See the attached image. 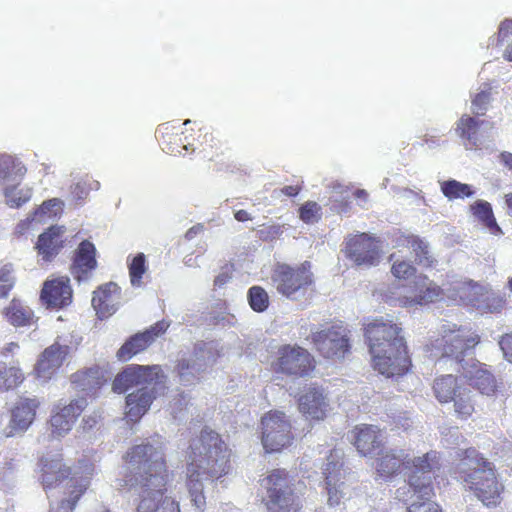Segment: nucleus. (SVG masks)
I'll return each instance as SVG.
<instances>
[{
	"label": "nucleus",
	"mask_w": 512,
	"mask_h": 512,
	"mask_svg": "<svg viewBox=\"0 0 512 512\" xmlns=\"http://www.w3.org/2000/svg\"><path fill=\"white\" fill-rule=\"evenodd\" d=\"M122 489L137 493L136 512H180L179 503L166 495L169 470L163 449L140 444L124 456Z\"/></svg>",
	"instance_id": "f257e3e1"
},
{
	"label": "nucleus",
	"mask_w": 512,
	"mask_h": 512,
	"mask_svg": "<svg viewBox=\"0 0 512 512\" xmlns=\"http://www.w3.org/2000/svg\"><path fill=\"white\" fill-rule=\"evenodd\" d=\"M231 450L213 430L203 429L185 452V483L193 506L203 512L206 497L202 480H218L231 469Z\"/></svg>",
	"instance_id": "f03ea898"
},
{
	"label": "nucleus",
	"mask_w": 512,
	"mask_h": 512,
	"mask_svg": "<svg viewBox=\"0 0 512 512\" xmlns=\"http://www.w3.org/2000/svg\"><path fill=\"white\" fill-rule=\"evenodd\" d=\"M402 329L391 321L374 319L364 327V336L372 357V366L386 377H401L412 367Z\"/></svg>",
	"instance_id": "7ed1b4c3"
},
{
	"label": "nucleus",
	"mask_w": 512,
	"mask_h": 512,
	"mask_svg": "<svg viewBox=\"0 0 512 512\" xmlns=\"http://www.w3.org/2000/svg\"><path fill=\"white\" fill-rule=\"evenodd\" d=\"M421 467L409 479V485H403L395 491V499L407 505V512H443L432 498L435 496L432 475L441 468L439 452H432L416 461Z\"/></svg>",
	"instance_id": "20e7f679"
},
{
	"label": "nucleus",
	"mask_w": 512,
	"mask_h": 512,
	"mask_svg": "<svg viewBox=\"0 0 512 512\" xmlns=\"http://www.w3.org/2000/svg\"><path fill=\"white\" fill-rule=\"evenodd\" d=\"M461 464L471 471H463V482L487 507L501 503L504 486L498 481L492 464L471 447L460 454Z\"/></svg>",
	"instance_id": "39448f33"
},
{
	"label": "nucleus",
	"mask_w": 512,
	"mask_h": 512,
	"mask_svg": "<svg viewBox=\"0 0 512 512\" xmlns=\"http://www.w3.org/2000/svg\"><path fill=\"white\" fill-rule=\"evenodd\" d=\"M479 342L480 336L471 328L454 323L445 324L437 336L432 337L425 345V352L436 360L447 358L460 363Z\"/></svg>",
	"instance_id": "423d86ee"
},
{
	"label": "nucleus",
	"mask_w": 512,
	"mask_h": 512,
	"mask_svg": "<svg viewBox=\"0 0 512 512\" xmlns=\"http://www.w3.org/2000/svg\"><path fill=\"white\" fill-rule=\"evenodd\" d=\"M262 503L267 512H300L303 505L295 492L294 478L284 468L268 472L261 480Z\"/></svg>",
	"instance_id": "0eeeda50"
},
{
	"label": "nucleus",
	"mask_w": 512,
	"mask_h": 512,
	"mask_svg": "<svg viewBox=\"0 0 512 512\" xmlns=\"http://www.w3.org/2000/svg\"><path fill=\"white\" fill-rule=\"evenodd\" d=\"M271 280L280 295L297 300L313 289L312 265L309 261H304L296 266L278 264L273 270Z\"/></svg>",
	"instance_id": "6e6552de"
},
{
	"label": "nucleus",
	"mask_w": 512,
	"mask_h": 512,
	"mask_svg": "<svg viewBox=\"0 0 512 512\" xmlns=\"http://www.w3.org/2000/svg\"><path fill=\"white\" fill-rule=\"evenodd\" d=\"M316 364L315 357L304 347L284 344L278 347L270 369L274 374L304 378L314 372Z\"/></svg>",
	"instance_id": "1a4fd4ad"
},
{
	"label": "nucleus",
	"mask_w": 512,
	"mask_h": 512,
	"mask_svg": "<svg viewBox=\"0 0 512 512\" xmlns=\"http://www.w3.org/2000/svg\"><path fill=\"white\" fill-rule=\"evenodd\" d=\"M310 340L315 350L326 359H344L351 351L350 331L342 323L312 332Z\"/></svg>",
	"instance_id": "9d476101"
},
{
	"label": "nucleus",
	"mask_w": 512,
	"mask_h": 512,
	"mask_svg": "<svg viewBox=\"0 0 512 512\" xmlns=\"http://www.w3.org/2000/svg\"><path fill=\"white\" fill-rule=\"evenodd\" d=\"M262 444L266 452H279L294 439L292 426L285 413L269 411L261 418Z\"/></svg>",
	"instance_id": "9b49d317"
},
{
	"label": "nucleus",
	"mask_w": 512,
	"mask_h": 512,
	"mask_svg": "<svg viewBox=\"0 0 512 512\" xmlns=\"http://www.w3.org/2000/svg\"><path fill=\"white\" fill-rule=\"evenodd\" d=\"M434 452L429 451L422 456L409 459L402 449H388L377 454L375 461V472L378 478L389 481L403 471L407 474L406 484L409 485L410 476L421 467L416 463L420 458H425L428 454Z\"/></svg>",
	"instance_id": "f8f14e48"
},
{
	"label": "nucleus",
	"mask_w": 512,
	"mask_h": 512,
	"mask_svg": "<svg viewBox=\"0 0 512 512\" xmlns=\"http://www.w3.org/2000/svg\"><path fill=\"white\" fill-rule=\"evenodd\" d=\"M342 251L356 266H375L382 255L381 240L365 232L349 235Z\"/></svg>",
	"instance_id": "ddd939ff"
},
{
	"label": "nucleus",
	"mask_w": 512,
	"mask_h": 512,
	"mask_svg": "<svg viewBox=\"0 0 512 512\" xmlns=\"http://www.w3.org/2000/svg\"><path fill=\"white\" fill-rule=\"evenodd\" d=\"M165 380L166 375L160 365L131 364L116 375L112 390L121 394L134 386L163 384Z\"/></svg>",
	"instance_id": "4468645a"
},
{
	"label": "nucleus",
	"mask_w": 512,
	"mask_h": 512,
	"mask_svg": "<svg viewBox=\"0 0 512 512\" xmlns=\"http://www.w3.org/2000/svg\"><path fill=\"white\" fill-rule=\"evenodd\" d=\"M407 292V295H399L394 299L395 305L404 308L424 306L442 299L444 295L443 289L424 274L413 278Z\"/></svg>",
	"instance_id": "2eb2a0df"
},
{
	"label": "nucleus",
	"mask_w": 512,
	"mask_h": 512,
	"mask_svg": "<svg viewBox=\"0 0 512 512\" xmlns=\"http://www.w3.org/2000/svg\"><path fill=\"white\" fill-rule=\"evenodd\" d=\"M87 464L92 463L83 461L80 465L82 470L72 472L71 467L64 462L62 455L42 457L38 464V478L43 489L47 491L60 486L65 480H68L67 482H69L75 473H78V476H85Z\"/></svg>",
	"instance_id": "dca6fc26"
},
{
	"label": "nucleus",
	"mask_w": 512,
	"mask_h": 512,
	"mask_svg": "<svg viewBox=\"0 0 512 512\" xmlns=\"http://www.w3.org/2000/svg\"><path fill=\"white\" fill-rule=\"evenodd\" d=\"M86 406L85 398L73 399L68 404L58 403L54 405L49 420L51 435L55 438L66 435Z\"/></svg>",
	"instance_id": "f3484780"
},
{
	"label": "nucleus",
	"mask_w": 512,
	"mask_h": 512,
	"mask_svg": "<svg viewBox=\"0 0 512 512\" xmlns=\"http://www.w3.org/2000/svg\"><path fill=\"white\" fill-rule=\"evenodd\" d=\"M86 475L78 476L75 473L64 486V497L51 502L49 512H73L80 498L90 486V480L94 474V465H86Z\"/></svg>",
	"instance_id": "a211bd4d"
},
{
	"label": "nucleus",
	"mask_w": 512,
	"mask_h": 512,
	"mask_svg": "<svg viewBox=\"0 0 512 512\" xmlns=\"http://www.w3.org/2000/svg\"><path fill=\"white\" fill-rule=\"evenodd\" d=\"M352 444L363 457L379 454L386 443L385 432L377 425L358 424L351 431Z\"/></svg>",
	"instance_id": "6ab92c4d"
},
{
	"label": "nucleus",
	"mask_w": 512,
	"mask_h": 512,
	"mask_svg": "<svg viewBox=\"0 0 512 512\" xmlns=\"http://www.w3.org/2000/svg\"><path fill=\"white\" fill-rule=\"evenodd\" d=\"M465 285L466 292L464 299L469 306L482 313H497L503 309L505 299L500 293L495 292L488 286L480 285L473 280H469Z\"/></svg>",
	"instance_id": "aec40b11"
},
{
	"label": "nucleus",
	"mask_w": 512,
	"mask_h": 512,
	"mask_svg": "<svg viewBox=\"0 0 512 512\" xmlns=\"http://www.w3.org/2000/svg\"><path fill=\"white\" fill-rule=\"evenodd\" d=\"M323 474L325 480V489L328 495V504L330 506H338L344 497V479L345 471L343 462L337 450L330 452Z\"/></svg>",
	"instance_id": "412c9836"
},
{
	"label": "nucleus",
	"mask_w": 512,
	"mask_h": 512,
	"mask_svg": "<svg viewBox=\"0 0 512 512\" xmlns=\"http://www.w3.org/2000/svg\"><path fill=\"white\" fill-rule=\"evenodd\" d=\"M41 401L37 397L20 396L10 410V422L6 437L26 431L34 422Z\"/></svg>",
	"instance_id": "4be33fe9"
},
{
	"label": "nucleus",
	"mask_w": 512,
	"mask_h": 512,
	"mask_svg": "<svg viewBox=\"0 0 512 512\" xmlns=\"http://www.w3.org/2000/svg\"><path fill=\"white\" fill-rule=\"evenodd\" d=\"M73 290L70 279L67 276H60L48 279L43 283L40 292V301L47 309H62L71 304Z\"/></svg>",
	"instance_id": "5701e85b"
},
{
	"label": "nucleus",
	"mask_w": 512,
	"mask_h": 512,
	"mask_svg": "<svg viewBox=\"0 0 512 512\" xmlns=\"http://www.w3.org/2000/svg\"><path fill=\"white\" fill-rule=\"evenodd\" d=\"M169 324L164 320L158 321L143 332L131 336L117 351V358L126 362L133 356L147 349L160 335L164 334Z\"/></svg>",
	"instance_id": "b1692460"
},
{
	"label": "nucleus",
	"mask_w": 512,
	"mask_h": 512,
	"mask_svg": "<svg viewBox=\"0 0 512 512\" xmlns=\"http://www.w3.org/2000/svg\"><path fill=\"white\" fill-rule=\"evenodd\" d=\"M465 378L470 387L481 395L495 397L501 392L502 383L498 382L494 374L484 363H473L465 373Z\"/></svg>",
	"instance_id": "393cba45"
},
{
	"label": "nucleus",
	"mask_w": 512,
	"mask_h": 512,
	"mask_svg": "<svg viewBox=\"0 0 512 512\" xmlns=\"http://www.w3.org/2000/svg\"><path fill=\"white\" fill-rule=\"evenodd\" d=\"M69 353L70 347L68 345H61L58 342L47 347L36 364L35 372L37 377L45 380L50 379L63 365Z\"/></svg>",
	"instance_id": "a878e982"
},
{
	"label": "nucleus",
	"mask_w": 512,
	"mask_h": 512,
	"mask_svg": "<svg viewBox=\"0 0 512 512\" xmlns=\"http://www.w3.org/2000/svg\"><path fill=\"white\" fill-rule=\"evenodd\" d=\"M97 268L96 248L89 240H83L77 247L71 264V274L78 282L88 280Z\"/></svg>",
	"instance_id": "bb28decb"
},
{
	"label": "nucleus",
	"mask_w": 512,
	"mask_h": 512,
	"mask_svg": "<svg viewBox=\"0 0 512 512\" xmlns=\"http://www.w3.org/2000/svg\"><path fill=\"white\" fill-rule=\"evenodd\" d=\"M121 300V288L114 282L105 283L94 291L92 306L99 318L104 319L116 312Z\"/></svg>",
	"instance_id": "cd10ccee"
},
{
	"label": "nucleus",
	"mask_w": 512,
	"mask_h": 512,
	"mask_svg": "<svg viewBox=\"0 0 512 512\" xmlns=\"http://www.w3.org/2000/svg\"><path fill=\"white\" fill-rule=\"evenodd\" d=\"M299 411L310 420H324L327 415V403L318 387H309L298 399Z\"/></svg>",
	"instance_id": "c85d7f7f"
},
{
	"label": "nucleus",
	"mask_w": 512,
	"mask_h": 512,
	"mask_svg": "<svg viewBox=\"0 0 512 512\" xmlns=\"http://www.w3.org/2000/svg\"><path fill=\"white\" fill-rule=\"evenodd\" d=\"M156 398L154 390L139 388L126 396L125 416L132 422H138L149 410Z\"/></svg>",
	"instance_id": "c756f323"
},
{
	"label": "nucleus",
	"mask_w": 512,
	"mask_h": 512,
	"mask_svg": "<svg viewBox=\"0 0 512 512\" xmlns=\"http://www.w3.org/2000/svg\"><path fill=\"white\" fill-rule=\"evenodd\" d=\"M63 233V227L51 226L39 235L36 249L44 261L49 262L59 254L64 243L62 240Z\"/></svg>",
	"instance_id": "7c9ffc66"
},
{
	"label": "nucleus",
	"mask_w": 512,
	"mask_h": 512,
	"mask_svg": "<svg viewBox=\"0 0 512 512\" xmlns=\"http://www.w3.org/2000/svg\"><path fill=\"white\" fill-rule=\"evenodd\" d=\"M484 124L468 114H463L456 123V134L460 137L466 149L472 150L479 146V129Z\"/></svg>",
	"instance_id": "2f4dec72"
},
{
	"label": "nucleus",
	"mask_w": 512,
	"mask_h": 512,
	"mask_svg": "<svg viewBox=\"0 0 512 512\" xmlns=\"http://www.w3.org/2000/svg\"><path fill=\"white\" fill-rule=\"evenodd\" d=\"M464 386L457 376L448 374L435 378L433 391L436 399L445 404L451 403Z\"/></svg>",
	"instance_id": "473e14b6"
},
{
	"label": "nucleus",
	"mask_w": 512,
	"mask_h": 512,
	"mask_svg": "<svg viewBox=\"0 0 512 512\" xmlns=\"http://www.w3.org/2000/svg\"><path fill=\"white\" fill-rule=\"evenodd\" d=\"M3 315L14 327L29 326L33 323L34 312L25 305L20 299L13 298L4 308Z\"/></svg>",
	"instance_id": "72a5a7b5"
},
{
	"label": "nucleus",
	"mask_w": 512,
	"mask_h": 512,
	"mask_svg": "<svg viewBox=\"0 0 512 512\" xmlns=\"http://www.w3.org/2000/svg\"><path fill=\"white\" fill-rule=\"evenodd\" d=\"M71 382L82 390H91L100 388L106 382V379L103 370L95 365L73 373Z\"/></svg>",
	"instance_id": "f704fd0d"
},
{
	"label": "nucleus",
	"mask_w": 512,
	"mask_h": 512,
	"mask_svg": "<svg viewBox=\"0 0 512 512\" xmlns=\"http://www.w3.org/2000/svg\"><path fill=\"white\" fill-rule=\"evenodd\" d=\"M174 126L165 123L159 126L157 133L158 139L163 146V150L170 154H181L182 150H187L183 143V133L174 132Z\"/></svg>",
	"instance_id": "c9c22d12"
},
{
	"label": "nucleus",
	"mask_w": 512,
	"mask_h": 512,
	"mask_svg": "<svg viewBox=\"0 0 512 512\" xmlns=\"http://www.w3.org/2000/svg\"><path fill=\"white\" fill-rule=\"evenodd\" d=\"M469 210L472 215L491 233H501V228L496 222L492 206L489 202L481 199L477 200L470 205Z\"/></svg>",
	"instance_id": "e433bc0d"
},
{
	"label": "nucleus",
	"mask_w": 512,
	"mask_h": 512,
	"mask_svg": "<svg viewBox=\"0 0 512 512\" xmlns=\"http://www.w3.org/2000/svg\"><path fill=\"white\" fill-rule=\"evenodd\" d=\"M26 172V167L18 159L0 154V180H22Z\"/></svg>",
	"instance_id": "4c0bfd02"
},
{
	"label": "nucleus",
	"mask_w": 512,
	"mask_h": 512,
	"mask_svg": "<svg viewBox=\"0 0 512 512\" xmlns=\"http://www.w3.org/2000/svg\"><path fill=\"white\" fill-rule=\"evenodd\" d=\"M24 379L25 375L19 367L0 363V393L16 389Z\"/></svg>",
	"instance_id": "58836bf2"
},
{
	"label": "nucleus",
	"mask_w": 512,
	"mask_h": 512,
	"mask_svg": "<svg viewBox=\"0 0 512 512\" xmlns=\"http://www.w3.org/2000/svg\"><path fill=\"white\" fill-rule=\"evenodd\" d=\"M454 412L459 419L467 420L475 411V401L471 390L464 386L452 400Z\"/></svg>",
	"instance_id": "ea45409f"
},
{
	"label": "nucleus",
	"mask_w": 512,
	"mask_h": 512,
	"mask_svg": "<svg viewBox=\"0 0 512 512\" xmlns=\"http://www.w3.org/2000/svg\"><path fill=\"white\" fill-rule=\"evenodd\" d=\"M402 245L407 247L414 254L416 263L426 267L433 266L435 260L429 255L428 246L418 236H407L403 239Z\"/></svg>",
	"instance_id": "a19ab883"
},
{
	"label": "nucleus",
	"mask_w": 512,
	"mask_h": 512,
	"mask_svg": "<svg viewBox=\"0 0 512 512\" xmlns=\"http://www.w3.org/2000/svg\"><path fill=\"white\" fill-rule=\"evenodd\" d=\"M441 192L449 200L469 198L474 195V190L469 184L457 180H447L440 184Z\"/></svg>",
	"instance_id": "79ce46f5"
},
{
	"label": "nucleus",
	"mask_w": 512,
	"mask_h": 512,
	"mask_svg": "<svg viewBox=\"0 0 512 512\" xmlns=\"http://www.w3.org/2000/svg\"><path fill=\"white\" fill-rule=\"evenodd\" d=\"M247 298L251 309L257 313H262L269 307V295L261 286L250 287L247 293Z\"/></svg>",
	"instance_id": "37998d69"
},
{
	"label": "nucleus",
	"mask_w": 512,
	"mask_h": 512,
	"mask_svg": "<svg viewBox=\"0 0 512 512\" xmlns=\"http://www.w3.org/2000/svg\"><path fill=\"white\" fill-rule=\"evenodd\" d=\"M130 282L133 287L142 285L143 275L147 271L146 257L143 253H138L133 257L128 265Z\"/></svg>",
	"instance_id": "c03bdc74"
},
{
	"label": "nucleus",
	"mask_w": 512,
	"mask_h": 512,
	"mask_svg": "<svg viewBox=\"0 0 512 512\" xmlns=\"http://www.w3.org/2000/svg\"><path fill=\"white\" fill-rule=\"evenodd\" d=\"M4 195L10 207L19 208L31 199L32 190L30 188L7 187L4 190Z\"/></svg>",
	"instance_id": "a18cd8bd"
},
{
	"label": "nucleus",
	"mask_w": 512,
	"mask_h": 512,
	"mask_svg": "<svg viewBox=\"0 0 512 512\" xmlns=\"http://www.w3.org/2000/svg\"><path fill=\"white\" fill-rule=\"evenodd\" d=\"M321 215V207L314 201H307L299 208V218L306 224L318 222Z\"/></svg>",
	"instance_id": "49530a36"
},
{
	"label": "nucleus",
	"mask_w": 512,
	"mask_h": 512,
	"mask_svg": "<svg viewBox=\"0 0 512 512\" xmlns=\"http://www.w3.org/2000/svg\"><path fill=\"white\" fill-rule=\"evenodd\" d=\"M15 277L11 265L0 268V297H7L15 286Z\"/></svg>",
	"instance_id": "de8ad7c7"
},
{
	"label": "nucleus",
	"mask_w": 512,
	"mask_h": 512,
	"mask_svg": "<svg viewBox=\"0 0 512 512\" xmlns=\"http://www.w3.org/2000/svg\"><path fill=\"white\" fill-rule=\"evenodd\" d=\"M417 269L405 260L395 261L391 266L392 275L398 280H408L415 277Z\"/></svg>",
	"instance_id": "09e8293b"
},
{
	"label": "nucleus",
	"mask_w": 512,
	"mask_h": 512,
	"mask_svg": "<svg viewBox=\"0 0 512 512\" xmlns=\"http://www.w3.org/2000/svg\"><path fill=\"white\" fill-rule=\"evenodd\" d=\"M63 210V201L59 198H52L44 201L39 208L35 210V215L47 216L49 218L57 216Z\"/></svg>",
	"instance_id": "8fccbe9b"
},
{
	"label": "nucleus",
	"mask_w": 512,
	"mask_h": 512,
	"mask_svg": "<svg viewBox=\"0 0 512 512\" xmlns=\"http://www.w3.org/2000/svg\"><path fill=\"white\" fill-rule=\"evenodd\" d=\"M490 101V93L488 91H481L472 99L473 113L483 115L487 109Z\"/></svg>",
	"instance_id": "3c124183"
},
{
	"label": "nucleus",
	"mask_w": 512,
	"mask_h": 512,
	"mask_svg": "<svg viewBox=\"0 0 512 512\" xmlns=\"http://www.w3.org/2000/svg\"><path fill=\"white\" fill-rule=\"evenodd\" d=\"M233 272L234 265L229 263L225 264L221 268V272L215 277L214 286L217 288H222L232 279Z\"/></svg>",
	"instance_id": "603ef678"
},
{
	"label": "nucleus",
	"mask_w": 512,
	"mask_h": 512,
	"mask_svg": "<svg viewBox=\"0 0 512 512\" xmlns=\"http://www.w3.org/2000/svg\"><path fill=\"white\" fill-rule=\"evenodd\" d=\"M175 370L183 382H189L191 378H194L191 372L192 365L187 359H179L176 363Z\"/></svg>",
	"instance_id": "864d4df0"
},
{
	"label": "nucleus",
	"mask_w": 512,
	"mask_h": 512,
	"mask_svg": "<svg viewBox=\"0 0 512 512\" xmlns=\"http://www.w3.org/2000/svg\"><path fill=\"white\" fill-rule=\"evenodd\" d=\"M511 35H512V19L506 18L499 25L498 33H497V40L499 43H501Z\"/></svg>",
	"instance_id": "5fc2aeb1"
},
{
	"label": "nucleus",
	"mask_w": 512,
	"mask_h": 512,
	"mask_svg": "<svg viewBox=\"0 0 512 512\" xmlns=\"http://www.w3.org/2000/svg\"><path fill=\"white\" fill-rule=\"evenodd\" d=\"M499 344L506 359L512 363V334L502 336Z\"/></svg>",
	"instance_id": "6e6d98bb"
},
{
	"label": "nucleus",
	"mask_w": 512,
	"mask_h": 512,
	"mask_svg": "<svg viewBox=\"0 0 512 512\" xmlns=\"http://www.w3.org/2000/svg\"><path fill=\"white\" fill-rule=\"evenodd\" d=\"M262 234H266L270 238H277L282 235L283 233V226L282 225H271L266 228V230L261 231Z\"/></svg>",
	"instance_id": "4d7b16f0"
},
{
	"label": "nucleus",
	"mask_w": 512,
	"mask_h": 512,
	"mask_svg": "<svg viewBox=\"0 0 512 512\" xmlns=\"http://www.w3.org/2000/svg\"><path fill=\"white\" fill-rule=\"evenodd\" d=\"M204 231V225L203 224H196L189 228L185 233V239L190 241L192 240L196 235L202 233Z\"/></svg>",
	"instance_id": "13d9d810"
},
{
	"label": "nucleus",
	"mask_w": 512,
	"mask_h": 512,
	"mask_svg": "<svg viewBox=\"0 0 512 512\" xmlns=\"http://www.w3.org/2000/svg\"><path fill=\"white\" fill-rule=\"evenodd\" d=\"M281 193L288 197H295L301 191V187L298 185H287L284 186L281 190Z\"/></svg>",
	"instance_id": "bf43d9fd"
},
{
	"label": "nucleus",
	"mask_w": 512,
	"mask_h": 512,
	"mask_svg": "<svg viewBox=\"0 0 512 512\" xmlns=\"http://www.w3.org/2000/svg\"><path fill=\"white\" fill-rule=\"evenodd\" d=\"M234 217L239 222H246V221L251 220L250 214L246 210H243V209L236 211L234 213Z\"/></svg>",
	"instance_id": "052dcab7"
},
{
	"label": "nucleus",
	"mask_w": 512,
	"mask_h": 512,
	"mask_svg": "<svg viewBox=\"0 0 512 512\" xmlns=\"http://www.w3.org/2000/svg\"><path fill=\"white\" fill-rule=\"evenodd\" d=\"M500 159L503 162V164L512 171V153L510 152H502L500 154Z\"/></svg>",
	"instance_id": "680f3d73"
},
{
	"label": "nucleus",
	"mask_w": 512,
	"mask_h": 512,
	"mask_svg": "<svg viewBox=\"0 0 512 512\" xmlns=\"http://www.w3.org/2000/svg\"><path fill=\"white\" fill-rule=\"evenodd\" d=\"M334 208L338 213H346L350 209V204L347 201H338L334 204Z\"/></svg>",
	"instance_id": "e2e57ef3"
},
{
	"label": "nucleus",
	"mask_w": 512,
	"mask_h": 512,
	"mask_svg": "<svg viewBox=\"0 0 512 512\" xmlns=\"http://www.w3.org/2000/svg\"><path fill=\"white\" fill-rule=\"evenodd\" d=\"M72 193L77 195V197L79 199H82L84 198L83 195H86L87 192L84 190V188L82 187V185L80 183H76L73 187H72Z\"/></svg>",
	"instance_id": "0e129e2a"
},
{
	"label": "nucleus",
	"mask_w": 512,
	"mask_h": 512,
	"mask_svg": "<svg viewBox=\"0 0 512 512\" xmlns=\"http://www.w3.org/2000/svg\"><path fill=\"white\" fill-rule=\"evenodd\" d=\"M209 141H210L209 147L216 148L215 155L218 156L219 154H222L220 142L218 140H216L212 135L209 136Z\"/></svg>",
	"instance_id": "69168bd1"
},
{
	"label": "nucleus",
	"mask_w": 512,
	"mask_h": 512,
	"mask_svg": "<svg viewBox=\"0 0 512 512\" xmlns=\"http://www.w3.org/2000/svg\"><path fill=\"white\" fill-rule=\"evenodd\" d=\"M503 57L505 60L512 62V40L511 43L508 44Z\"/></svg>",
	"instance_id": "338daca9"
},
{
	"label": "nucleus",
	"mask_w": 512,
	"mask_h": 512,
	"mask_svg": "<svg viewBox=\"0 0 512 512\" xmlns=\"http://www.w3.org/2000/svg\"><path fill=\"white\" fill-rule=\"evenodd\" d=\"M505 202L508 208V214L512 215V193L505 196Z\"/></svg>",
	"instance_id": "774afa93"
}]
</instances>
